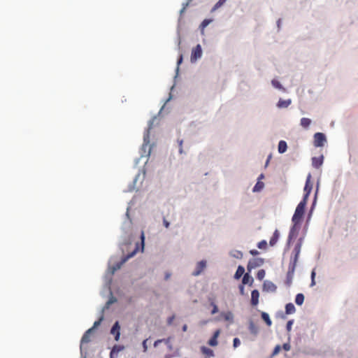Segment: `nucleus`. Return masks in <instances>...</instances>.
I'll list each match as a JSON object with an SVG mask.
<instances>
[{
    "label": "nucleus",
    "instance_id": "nucleus-10",
    "mask_svg": "<svg viewBox=\"0 0 358 358\" xmlns=\"http://www.w3.org/2000/svg\"><path fill=\"white\" fill-rule=\"evenodd\" d=\"M93 332V328L89 329L87 331H85V333L83 334L82 339H81V345L80 347L82 348L83 345L85 343H88L90 342V336Z\"/></svg>",
    "mask_w": 358,
    "mask_h": 358
},
{
    "label": "nucleus",
    "instance_id": "nucleus-38",
    "mask_svg": "<svg viewBox=\"0 0 358 358\" xmlns=\"http://www.w3.org/2000/svg\"><path fill=\"white\" fill-rule=\"evenodd\" d=\"M240 344H241V341H240L239 338H235L233 341L234 347L237 348L238 346L240 345Z\"/></svg>",
    "mask_w": 358,
    "mask_h": 358
},
{
    "label": "nucleus",
    "instance_id": "nucleus-30",
    "mask_svg": "<svg viewBox=\"0 0 358 358\" xmlns=\"http://www.w3.org/2000/svg\"><path fill=\"white\" fill-rule=\"evenodd\" d=\"M264 187V183L258 182L253 188V192L259 191Z\"/></svg>",
    "mask_w": 358,
    "mask_h": 358
},
{
    "label": "nucleus",
    "instance_id": "nucleus-41",
    "mask_svg": "<svg viewBox=\"0 0 358 358\" xmlns=\"http://www.w3.org/2000/svg\"><path fill=\"white\" fill-rule=\"evenodd\" d=\"M282 348L286 351H289L290 350L291 347L289 343H284L282 345Z\"/></svg>",
    "mask_w": 358,
    "mask_h": 358
},
{
    "label": "nucleus",
    "instance_id": "nucleus-49",
    "mask_svg": "<svg viewBox=\"0 0 358 358\" xmlns=\"http://www.w3.org/2000/svg\"><path fill=\"white\" fill-rule=\"evenodd\" d=\"M182 62V55H180L178 59V65H180Z\"/></svg>",
    "mask_w": 358,
    "mask_h": 358
},
{
    "label": "nucleus",
    "instance_id": "nucleus-17",
    "mask_svg": "<svg viewBox=\"0 0 358 358\" xmlns=\"http://www.w3.org/2000/svg\"><path fill=\"white\" fill-rule=\"evenodd\" d=\"M296 311L295 306L293 303H289L285 306V313L287 315L293 314Z\"/></svg>",
    "mask_w": 358,
    "mask_h": 358
},
{
    "label": "nucleus",
    "instance_id": "nucleus-28",
    "mask_svg": "<svg viewBox=\"0 0 358 358\" xmlns=\"http://www.w3.org/2000/svg\"><path fill=\"white\" fill-rule=\"evenodd\" d=\"M212 22L210 19H206L204 20L201 24H200V29L203 31V29Z\"/></svg>",
    "mask_w": 358,
    "mask_h": 358
},
{
    "label": "nucleus",
    "instance_id": "nucleus-13",
    "mask_svg": "<svg viewBox=\"0 0 358 358\" xmlns=\"http://www.w3.org/2000/svg\"><path fill=\"white\" fill-rule=\"evenodd\" d=\"M220 334V331L219 329L214 332L213 337L208 341V343L210 346H216L217 345V338Z\"/></svg>",
    "mask_w": 358,
    "mask_h": 358
},
{
    "label": "nucleus",
    "instance_id": "nucleus-7",
    "mask_svg": "<svg viewBox=\"0 0 358 358\" xmlns=\"http://www.w3.org/2000/svg\"><path fill=\"white\" fill-rule=\"evenodd\" d=\"M264 259L262 258H255L249 261L248 268V270H251L256 267H259L264 264Z\"/></svg>",
    "mask_w": 358,
    "mask_h": 358
},
{
    "label": "nucleus",
    "instance_id": "nucleus-35",
    "mask_svg": "<svg viewBox=\"0 0 358 358\" xmlns=\"http://www.w3.org/2000/svg\"><path fill=\"white\" fill-rule=\"evenodd\" d=\"M234 257L236 258H242L243 257V253L241 252V251H238V250H235L234 251V253L232 255Z\"/></svg>",
    "mask_w": 358,
    "mask_h": 358
},
{
    "label": "nucleus",
    "instance_id": "nucleus-40",
    "mask_svg": "<svg viewBox=\"0 0 358 358\" xmlns=\"http://www.w3.org/2000/svg\"><path fill=\"white\" fill-rule=\"evenodd\" d=\"M137 250H138V248H136V249H135V250H134L131 253H130L129 255H127V258H126L125 259H124V262H125L127 259H129V258H130V257H133V256L136 254V251H137Z\"/></svg>",
    "mask_w": 358,
    "mask_h": 358
},
{
    "label": "nucleus",
    "instance_id": "nucleus-15",
    "mask_svg": "<svg viewBox=\"0 0 358 358\" xmlns=\"http://www.w3.org/2000/svg\"><path fill=\"white\" fill-rule=\"evenodd\" d=\"M124 349V346L115 345L112 348L110 353V357L113 358L115 355H117L118 352L122 351Z\"/></svg>",
    "mask_w": 358,
    "mask_h": 358
},
{
    "label": "nucleus",
    "instance_id": "nucleus-25",
    "mask_svg": "<svg viewBox=\"0 0 358 358\" xmlns=\"http://www.w3.org/2000/svg\"><path fill=\"white\" fill-rule=\"evenodd\" d=\"M249 330L251 334L255 335L258 333V328L252 322H250L249 324Z\"/></svg>",
    "mask_w": 358,
    "mask_h": 358
},
{
    "label": "nucleus",
    "instance_id": "nucleus-45",
    "mask_svg": "<svg viewBox=\"0 0 358 358\" xmlns=\"http://www.w3.org/2000/svg\"><path fill=\"white\" fill-rule=\"evenodd\" d=\"M224 318L226 320H229L232 318V315L231 313H228L225 315Z\"/></svg>",
    "mask_w": 358,
    "mask_h": 358
},
{
    "label": "nucleus",
    "instance_id": "nucleus-19",
    "mask_svg": "<svg viewBox=\"0 0 358 358\" xmlns=\"http://www.w3.org/2000/svg\"><path fill=\"white\" fill-rule=\"evenodd\" d=\"M201 351L202 352L203 354L208 356V357L210 358V357H213L214 356V352L213 351L208 348H206L205 346H203L201 348Z\"/></svg>",
    "mask_w": 358,
    "mask_h": 358
},
{
    "label": "nucleus",
    "instance_id": "nucleus-39",
    "mask_svg": "<svg viewBox=\"0 0 358 358\" xmlns=\"http://www.w3.org/2000/svg\"><path fill=\"white\" fill-rule=\"evenodd\" d=\"M141 249L143 251V248H144V241H145V236H144L143 231L141 232Z\"/></svg>",
    "mask_w": 358,
    "mask_h": 358
},
{
    "label": "nucleus",
    "instance_id": "nucleus-6",
    "mask_svg": "<svg viewBox=\"0 0 358 358\" xmlns=\"http://www.w3.org/2000/svg\"><path fill=\"white\" fill-rule=\"evenodd\" d=\"M296 266V265H295V264H289L288 271L287 273V279H286V283L288 286H289L292 283Z\"/></svg>",
    "mask_w": 358,
    "mask_h": 358
},
{
    "label": "nucleus",
    "instance_id": "nucleus-53",
    "mask_svg": "<svg viewBox=\"0 0 358 358\" xmlns=\"http://www.w3.org/2000/svg\"><path fill=\"white\" fill-rule=\"evenodd\" d=\"M206 358H209V357H206Z\"/></svg>",
    "mask_w": 358,
    "mask_h": 358
},
{
    "label": "nucleus",
    "instance_id": "nucleus-46",
    "mask_svg": "<svg viewBox=\"0 0 358 358\" xmlns=\"http://www.w3.org/2000/svg\"><path fill=\"white\" fill-rule=\"evenodd\" d=\"M163 223L166 228L169 227L170 223L165 218H164V220H163Z\"/></svg>",
    "mask_w": 358,
    "mask_h": 358
},
{
    "label": "nucleus",
    "instance_id": "nucleus-12",
    "mask_svg": "<svg viewBox=\"0 0 358 358\" xmlns=\"http://www.w3.org/2000/svg\"><path fill=\"white\" fill-rule=\"evenodd\" d=\"M259 293L258 290L254 289L251 293V304L252 306H257L259 303Z\"/></svg>",
    "mask_w": 358,
    "mask_h": 358
},
{
    "label": "nucleus",
    "instance_id": "nucleus-1",
    "mask_svg": "<svg viewBox=\"0 0 358 358\" xmlns=\"http://www.w3.org/2000/svg\"><path fill=\"white\" fill-rule=\"evenodd\" d=\"M306 203H307V201L302 200L296 206L294 214L292 219V222L294 223V225L292 227V229L289 231V234L288 242H287L288 245H289L292 237L294 236V233L296 231V226L297 224H299L301 221V219H302L303 215L305 212V207L306 206Z\"/></svg>",
    "mask_w": 358,
    "mask_h": 358
},
{
    "label": "nucleus",
    "instance_id": "nucleus-9",
    "mask_svg": "<svg viewBox=\"0 0 358 358\" xmlns=\"http://www.w3.org/2000/svg\"><path fill=\"white\" fill-rule=\"evenodd\" d=\"M263 289L266 292H275L277 289V287L273 282L266 280L263 285Z\"/></svg>",
    "mask_w": 358,
    "mask_h": 358
},
{
    "label": "nucleus",
    "instance_id": "nucleus-26",
    "mask_svg": "<svg viewBox=\"0 0 358 358\" xmlns=\"http://www.w3.org/2000/svg\"><path fill=\"white\" fill-rule=\"evenodd\" d=\"M253 281V279L251 276H250V275L248 273H245L243 275V284H248V283H252Z\"/></svg>",
    "mask_w": 358,
    "mask_h": 358
},
{
    "label": "nucleus",
    "instance_id": "nucleus-16",
    "mask_svg": "<svg viewBox=\"0 0 358 358\" xmlns=\"http://www.w3.org/2000/svg\"><path fill=\"white\" fill-rule=\"evenodd\" d=\"M279 236H280V234H279V231L276 229L272 237L270 239V241H269V244L271 246H273L275 245V243H277L278 238H279Z\"/></svg>",
    "mask_w": 358,
    "mask_h": 358
},
{
    "label": "nucleus",
    "instance_id": "nucleus-22",
    "mask_svg": "<svg viewBox=\"0 0 358 358\" xmlns=\"http://www.w3.org/2000/svg\"><path fill=\"white\" fill-rule=\"evenodd\" d=\"M245 272V268L242 266H239L235 273L234 278L236 279H239Z\"/></svg>",
    "mask_w": 358,
    "mask_h": 358
},
{
    "label": "nucleus",
    "instance_id": "nucleus-24",
    "mask_svg": "<svg viewBox=\"0 0 358 358\" xmlns=\"http://www.w3.org/2000/svg\"><path fill=\"white\" fill-rule=\"evenodd\" d=\"M262 318L264 320V321L266 323V324L270 327L272 324V322L269 317V315L266 313L263 312L262 313Z\"/></svg>",
    "mask_w": 358,
    "mask_h": 358
},
{
    "label": "nucleus",
    "instance_id": "nucleus-27",
    "mask_svg": "<svg viewBox=\"0 0 358 358\" xmlns=\"http://www.w3.org/2000/svg\"><path fill=\"white\" fill-rule=\"evenodd\" d=\"M227 0H219L213 6L211 10V12H214L217 10L220 7H221L226 2Z\"/></svg>",
    "mask_w": 358,
    "mask_h": 358
},
{
    "label": "nucleus",
    "instance_id": "nucleus-20",
    "mask_svg": "<svg viewBox=\"0 0 358 358\" xmlns=\"http://www.w3.org/2000/svg\"><path fill=\"white\" fill-rule=\"evenodd\" d=\"M287 148V143L285 141H280L278 143V152L284 153Z\"/></svg>",
    "mask_w": 358,
    "mask_h": 358
},
{
    "label": "nucleus",
    "instance_id": "nucleus-44",
    "mask_svg": "<svg viewBox=\"0 0 358 358\" xmlns=\"http://www.w3.org/2000/svg\"><path fill=\"white\" fill-rule=\"evenodd\" d=\"M292 323H293V322H292V320H290V321H288V322H287V329L288 331H289V330L291 329V328H292Z\"/></svg>",
    "mask_w": 358,
    "mask_h": 358
},
{
    "label": "nucleus",
    "instance_id": "nucleus-23",
    "mask_svg": "<svg viewBox=\"0 0 358 358\" xmlns=\"http://www.w3.org/2000/svg\"><path fill=\"white\" fill-rule=\"evenodd\" d=\"M304 301V296L303 294H298L295 298V302L297 305L301 306Z\"/></svg>",
    "mask_w": 358,
    "mask_h": 358
},
{
    "label": "nucleus",
    "instance_id": "nucleus-32",
    "mask_svg": "<svg viewBox=\"0 0 358 358\" xmlns=\"http://www.w3.org/2000/svg\"><path fill=\"white\" fill-rule=\"evenodd\" d=\"M271 83L274 87L280 89V90L282 88L281 84L278 80H273Z\"/></svg>",
    "mask_w": 358,
    "mask_h": 358
},
{
    "label": "nucleus",
    "instance_id": "nucleus-2",
    "mask_svg": "<svg viewBox=\"0 0 358 358\" xmlns=\"http://www.w3.org/2000/svg\"><path fill=\"white\" fill-rule=\"evenodd\" d=\"M302 238H299L298 243L296 244L292 253L294 254V257L291 258L290 263L292 264L296 265L299 254L301 252V245H302Z\"/></svg>",
    "mask_w": 358,
    "mask_h": 358
},
{
    "label": "nucleus",
    "instance_id": "nucleus-52",
    "mask_svg": "<svg viewBox=\"0 0 358 358\" xmlns=\"http://www.w3.org/2000/svg\"><path fill=\"white\" fill-rule=\"evenodd\" d=\"M241 290H243V287L241 286Z\"/></svg>",
    "mask_w": 358,
    "mask_h": 358
},
{
    "label": "nucleus",
    "instance_id": "nucleus-14",
    "mask_svg": "<svg viewBox=\"0 0 358 358\" xmlns=\"http://www.w3.org/2000/svg\"><path fill=\"white\" fill-rule=\"evenodd\" d=\"M322 163L323 156H320L319 157H313L312 159V164L316 169H318L320 166H321Z\"/></svg>",
    "mask_w": 358,
    "mask_h": 358
},
{
    "label": "nucleus",
    "instance_id": "nucleus-21",
    "mask_svg": "<svg viewBox=\"0 0 358 358\" xmlns=\"http://www.w3.org/2000/svg\"><path fill=\"white\" fill-rule=\"evenodd\" d=\"M301 126L305 129H307L311 124V120L307 117H303L301 119Z\"/></svg>",
    "mask_w": 358,
    "mask_h": 358
},
{
    "label": "nucleus",
    "instance_id": "nucleus-50",
    "mask_svg": "<svg viewBox=\"0 0 358 358\" xmlns=\"http://www.w3.org/2000/svg\"><path fill=\"white\" fill-rule=\"evenodd\" d=\"M187 329V324H184L183 327H182V331H186Z\"/></svg>",
    "mask_w": 358,
    "mask_h": 358
},
{
    "label": "nucleus",
    "instance_id": "nucleus-34",
    "mask_svg": "<svg viewBox=\"0 0 358 358\" xmlns=\"http://www.w3.org/2000/svg\"><path fill=\"white\" fill-rule=\"evenodd\" d=\"M210 305L213 306V310L211 311V314L214 315V314L217 313L218 312V308H217V305L213 301H212L210 303Z\"/></svg>",
    "mask_w": 358,
    "mask_h": 358
},
{
    "label": "nucleus",
    "instance_id": "nucleus-42",
    "mask_svg": "<svg viewBox=\"0 0 358 358\" xmlns=\"http://www.w3.org/2000/svg\"><path fill=\"white\" fill-rule=\"evenodd\" d=\"M174 319H175V316L174 315H172L171 317H169L168 318V320H167L168 324L171 325L173 323Z\"/></svg>",
    "mask_w": 358,
    "mask_h": 358
},
{
    "label": "nucleus",
    "instance_id": "nucleus-11",
    "mask_svg": "<svg viewBox=\"0 0 358 358\" xmlns=\"http://www.w3.org/2000/svg\"><path fill=\"white\" fill-rule=\"evenodd\" d=\"M206 262L205 261L199 262L196 265V270L194 271L193 275H199L206 268Z\"/></svg>",
    "mask_w": 358,
    "mask_h": 358
},
{
    "label": "nucleus",
    "instance_id": "nucleus-31",
    "mask_svg": "<svg viewBox=\"0 0 358 358\" xmlns=\"http://www.w3.org/2000/svg\"><path fill=\"white\" fill-rule=\"evenodd\" d=\"M266 246H267V243L266 241H262L259 242L257 244V247L259 249H266Z\"/></svg>",
    "mask_w": 358,
    "mask_h": 358
},
{
    "label": "nucleus",
    "instance_id": "nucleus-37",
    "mask_svg": "<svg viewBox=\"0 0 358 358\" xmlns=\"http://www.w3.org/2000/svg\"><path fill=\"white\" fill-rule=\"evenodd\" d=\"M315 274H316L315 271L313 270L311 273V284H310L311 286H314L315 285Z\"/></svg>",
    "mask_w": 358,
    "mask_h": 358
},
{
    "label": "nucleus",
    "instance_id": "nucleus-47",
    "mask_svg": "<svg viewBox=\"0 0 358 358\" xmlns=\"http://www.w3.org/2000/svg\"><path fill=\"white\" fill-rule=\"evenodd\" d=\"M250 253L253 256H256L259 254V252L257 250H250Z\"/></svg>",
    "mask_w": 358,
    "mask_h": 358
},
{
    "label": "nucleus",
    "instance_id": "nucleus-4",
    "mask_svg": "<svg viewBox=\"0 0 358 358\" xmlns=\"http://www.w3.org/2000/svg\"><path fill=\"white\" fill-rule=\"evenodd\" d=\"M310 179H311V175L308 174V177L306 178V185H305V187H304L305 194H304L303 200H305V201H308L309 195H310V192L312 191V189H313V185H312V183L310 182Z\"/></svg>",
    "mask_w": 358,
    "mask_h": 358
},
{
    "label": "nucleus",
    "instance_id": "nucleus-36",
    "mask_svg": "<svg viewBox=\"0 0 358 358\" xmlns=\"http://www.w3.org/2000/svg\"><path fill=\"white\" fill-rule=\"evenodd\" d=\"M280 350H281V347H280V345H276V346L275 347L274 350H273V352L272 355H273V356L276 355L277 354H278V353H279V352L280 351Z\"/></svg>",
    "mask_w": 358,
    "mask_h": 358
},
{
    "label": "nucleus",
    "instance_id": "nucleus-43",
    "mask_svg": "<svg viewBox=\"0 0 358 358\" xmlns=\"http://www.w3.org/2000/svg\"><path fill=\"white\" fill-rule=\"evenodd\" d=\"M147 339L144 340L143 342V351L144 352H146L147 350H148V345H147Z\"/></svg>",
    "mask_w": 358,
    "mask_h": 358
},
{
    "label": "nucleus",
    "instance_id": "nucleus-51",
    "mask_svg": "<svg viewBox=\"0 0 358 358\" xmlns=\"http://www.w3.org/2000/svg\"><path fill=\"white\" fill-rule=\"evenodd\" d=\"M169 277H170V275L167 273V274L166 275V278H166V280L169 279Z\"/></svg>",
    "mask_w": 358,
    "mask_h": 358
},
{
    "label": "nucleus",
    "instance_id": "nucleus-3",
    "mask_svg": "<svg viewBox=\"0 0 358 358\" xmlns=\"http://www.w3.org/2000/svg\"><path fill=\"white\" fill-rule=\"evenodd\" d=\"M327 141L326 136L323 133L317 132L314 135V145L322 147Z\"/></svg>",
    "mask_w": 358,
    "mask_h": 358
},
{
    "label": "nucleus",
    "instance_id": "nucleus-29",
    "mask_svg": "<svg viewBox=\"0 0 358 358\" xmlns=\"http://www.w3.org/2000/svg\"><path fill=\"white\" fill-rule=\"evenodd\" d=\"M265 271L264 269L259 270L257 273V278L258 280H262L265 277Z\"/></svg>",
    "mask_w": 358,
    "mask_h": 358
},
{
    "label": "nucleus",
    "instance_id": "nucleus-33",
    "mask_svg": "<svg viewBox=\"0 0 358 358\" xmlns=\"http://www.w3.org/2000/svg\"><path fill=\"white\" fill-rule=\"evenodd\" d=\"M103 320V317L101 316L97 321L94 322L93 327H92V328H93V330L95 328L98 327L101 324Z\"/></svg>",
    "mask_w": 358,
    "mask_h": 358
},
{
    "label": "nucleus",
    "instance_id": "nucleus-18",
    "mask_svg": "<svg viewBox=\"0 0 358 358\" xmlns=\"http://www.w3.org/2000/svg\"><path fill=\"white\" fill-rule=\"evenodd\" d=\"M290 103H291L290 99L283 100V99H280L277 103V106L278 108H287L290 105Z\"/></svg>",
    "mask_w": 358,
    "mask_h": 358
},
{
    "label": "nucleus",
    "instance_id": "nucleus-8",
    "mask_svg": "<svg viewBox=\"0 0 358 358\" xmlns=\"http://www.w3.org/2000/svg\"><path fill=\"white\" fill-rule=\"evenodd\" d=\"M110 334L114 336L115 340L118 341L120 336V326L119 322L117 321L115 322L110 329Z\"/></svg>",
    "mask_w": 358,
    "mask_h": 358
},
{
    "label": "nucleus",
    "instance_id": "nucleus-48",
    "mask_svg": "<svg viewBox=\"0 0 358 358\" xmlns=\"http://www.w3.org/2000/svg\"><path fill=\"white\" fill-rule=\"evenodd\" d=\"M164 340H162V339H159V340H157L156 341L155 343H154V346L155 347H157L159 343H162V341H164Z\"/></svg>",
    "mask_w": 358,
    "mask_h": 358
},
{
    "label": "nucleus",
    "instance_id": "nucleus-5",
    "mask_svg": "<svg viewBox=\"0 0 358 358\" xmlns=\"http://www.w3.org/2000/svg\"><path fill=\"white\" fill-rule=\"evenodd\" d=\"M202 55V49L201 46L198 44L192 51L191 54V61L195 62L198 59L201 58Z\"/></svg>",
    "mask_w": 358,
    "mask_h": 358
}]
</instances>
